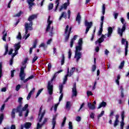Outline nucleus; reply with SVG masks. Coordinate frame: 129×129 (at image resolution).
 <instances>
[{
  "label": "nucleus",
  "instance_id": "nucleus-1",
  "mask_svg": "<svg viewBox=\"0 0 129 129\" xmlns=\"http://www.w3.org/2000/svg\"><path fill=\"white\" fill-rule=\"evenodd\" d=\"M28 107H29V104H26L24 107H23L22 104H19L16 108H13L11 112L12 118H15L16 117V111L19 113V116L21 117L23 116V111H26L28 110Z\"/></svg>",
  "mask_w": 129,
  "mask_h": 129
},
{
  "label": "nucleus",
  "instance_id": "nucleus-2",
  "mask_svg": "<svg viewBox=\"0 0 129 129\" xmlns=\"http://www.w3.org/2000/svg\"><path fill=\"white\" fill-rule=\"evenodd\" d=\"M61 72H63V70H60L55 73L52 77V79L51 80L50 82H48L47 85V90L49 95H52L53 94V85H51V83L53 81L56 79V77L58 76V74H59V73H61Z\"/></svg>",
  "mask_w": 129,
  "mask_h": 129
},
{
  "label": "nucleus",
  "instance_id": "nucleus-3",
  "mask_svg": "<svg viewBox=\"0 0 129 129\" xmlns=\"http://www.w3.org/2000/svg\"><path fill=\"white\" fill-rule=\"evenodd\" d=\"M82 50V45H78L76 47V50L75 52V59H76V62H79V60L81 59L82 57V52L80 51Z\"/></svg>",
  "mask_w": 129,
  "mask_h": 129
},
{
  "label": "nucleus",
  "instance_id": "nucleus-4",
  "mask_svg": "<svg viewBox=\"0 0 129 129\" xmlns=\"http://www.w3.org/2000/svg\"><path fill=\"white\" fill-rule=\"evenodd\" d=\"M25 69H26V66L25 67H21L20 68V72L19 73V77H20V80L23 81L24 83H26L28 81L29 78L25 80V77H26V73H25Z\"/></svg>",
  "mask_w": 129,
  "mask_h": 129
},
{
  "label": "nucleus",
  "instance_id": "nucleus-5",
  "mask_svg": "<svg viewBox=\"0 0 129 129\" xmlns=\"http://www.w3.org/2000/svg\"><path fill=\"white\" fill-rule=\"evenodd\" d=\"M120 21L123 24V26L122 27V29H120L119 28H118V34L120 35V37H122L123 32L125 31L126 23L125 22V20H124V19H123V18H121Z\"/></svg>",
  "mask_w": 129,
  "mask_h": 129
},
{
  "label": "nucleus",
  "instance_id": "nucleus-6",
  "mask_svg": "<svg viewBox=\"0 0 129 129\" xmlns=\"http://www.w3.org/2000/svg\"><path fill=\"white\" fill-rule=\"evenodd\" d=\"M93 25V23H92V22H89L88 21H87V20L85 21V26L87 27L86 29L85 34H87V33L89 32V30L90 29L91 27H92Z\"/></svg>",
  "mask_w": 129,
  "mask_h": 129
},
{
  "label": "nucleus",
  "instance_id": "nucleus-7",
  "mask_svg": "<svg viewBox=\"0 0 129 129\" xmlns=\"http://www.w3.org/2000/svg\"><path fill=\"white\" fill-rule=\"evenodd\" d=\"M103 21H104V16H102L101 18V25L98 33V36L102 35V32L103 31Z\"/></svg>",
  "mask_w": 129,
  "mask_h": 129
},
{
  "label": "nucleus",
  "instance_id": "nucleus-8",
  "mask_svg": "<svg viewBox=\"0 0 129 129\" xmlns=\"http://www.w3.org/2000/svg\"><path fill=\"white\" fill-rule=\"evenodd\" d=\"M5 48V52L4 54V56H6V55H8V53L9 55H12V54H13L14 49L13 48H11L9 51V44H8V43L6 44Z\"/></svg>",
  "mask_w": 129,
  "mask_h": 129
},
{
  "label": "nucleus",
  "instance_id": "nucleus-9",
  "mask_svg": "<svg viewBox=\"0 0 129 129\" xmlns=\"http://www.w3.org/2000/svg\"><path fill=\"white\" fill-rule=\"evenodd\" d=\"M125 39L122 38L121 39V44L122 45H124V43H126L125 47V56L127 55V49H128V41H126Z\"/></svg>",
  "mask_w": 129,
  "mask_h": 129
},
{
  "label": "nucleus",
  "instance_id": "nucleus-10",
  "mask_svg": "<svg viewBox=\"0 0 129 129\" xmlns=\"http://www.w3.org/2000/svg\"><path fill=\"white\" fill-rule=\"evenodd\" d=\"M35 19H37V15L33 14L31 16H30L28 19V21L29 22H30L29 25L31 26V27H32V26H33V20H35Z\"/></svg>",
  "mask_w": 129,
  "mask_h": 129
},
{
  "label": "nucleus",
  "instance_id": "nucleus-11",
  "mask_svg": "<svg viewBox=\"0 0 129 129\" xmlns=\"http://www.w3.org/2000/svg\"><path fill=\"white\" fill-rule=\"evenodd\" d=\"M63 87H64V86H63V84H60L59 85V93L61 94L59 98V102H60V101H61V100H62V99H63V93H62V92H63Z\"/></svg>",
  "mask_w": 129,
  "mask_h": 129
},
{
  "label": "nucleus",
  "instance_id": "nucleus-12",
  "mask_svg": "<svg viewBox=\"0 0 129 129\" xmlns=\"http://www.w3.org/2000/svg\"><path fill=\"white\" fill-rule=\"evenodd\" d=\"M119 118V115H118V114L116 115H115V119L113 123L114 127H116L117 126V125H118V123L119 122V120H118Z\"/></svg>",
  "mask_w": 129,
  "mask_h": 129
},
{
  "label": "nucleus",
  "instance_id": "nucleus-13",
  "mask_svg": "<svg viewBox=\"0 0 129 129\" xmlns=\"http://www.w3.org/2000/svg\"><path fill=\"white\" fill-rule=\"evenodd\" d=\"M73 96H77V89L76 88V83H75L72 88Z\"/></svg>",
  "mask_w": 129,
  "mask_h": 129
},
{
  "label": "nucleus",
  "instance_id": "nucleus-14",
  "mask_svg": "<svg viewBox=\"0 0 129 129\" xmlns=\"http://www.w3.org/2000/svg\"><path fill=\"white\" fill-rule=\"evenodd\" d=\"M25 34L27 35L28 33H29V29H30V30L32 31L33 30V28H32V26L31 25H29V23H26L25 25Z\"/></svg>",
  "mask_w": 129,
  "mask_h": 129
},
{
  "label": "nucleus",
  "instance_id": "nucleus-15",
  "mask_svg": "<svg viewBox=\"0 0 129 129\" xmlns=\"http://www.w3.org/2000/svg\"><path fill=\"white\" fill-rule=\"evenodd\" d=\"M34 2H35V0H27V3L29 5V8L30 9V11L32 10V7H33V6L35 5Z\"/></svg>",
  "mask_w": 129,
  "mask_h": 129
},
{
  "label": "nucleus",
  "instance_id": "nucleus-16",
  "mask_svg": "<svg viewBox=\"0 0 129 129\" xmlns=\"http://www.w3.org/2000/svg\"><path fill=\"white\" fill-rule=\"evenodd\" d=\"M76 21L77 22L79 25H80V23H81V16L80 15V13L79 12L78 13L77 15Z\"/></svg>",
  "mask_w": 129,
  "mask_h": 129
},
{
  "label": "nucleus",
  "instance_id": "nucleus-17",
  "mask_svg": "<svg viewBox=\"0 0 129 129\" xmlns=\"http://www.w3.org/2000/svg\"><path fill=\"white\" fill-rule=\"evenodd\" d=\"M88 107L89 108V109H92V110H94V109L96 108L95 105L92 104L90 102L88 103Z\"/></svg>",
  "mask_w": 129,
  "mask_h": 129
},
{
  "label": "nucleus",
  "instance_id": "nucleus-18",
  "mask_svg": "<svg viewBox=\"0 0 129 129\" xmlns=\"http://www.w3.org/2000/svg\"><path fill=\"white\" fill-rule=\"evenodd\" d=\"M62 18H64L66 20L67 19V14L66 12H63L61 13V16L59 17V20L61 21Z\"/></svg>",
  "mask_w": 129,
  "mask_h": 129
},
{
  "label": "nucleus",
  "instance_id": "nucleus-19",
  "mask_svg": "<svg viewBox=\"0 0 129 129\" xmlns=\"http://www.w3.org/2000/svg\"><path fill=\"white\" fill-rule=\"evenodd\" d=\"M112 32H113V30H112V27H109L108 28V34H107V37L109 38V37H110L111 36V34H112Z\"/></svg>",
  "mask_w": 129,
  "mask_h": 129
},
{
  "label": "nucleus",
  "instance_id": "nucleus-20",
  "mask_svg": "<svg viewBox=\"0 0 129 129\" xmlns=\"http://www.w3.org/2000/svg\"><path fill=\"white\" fill-rule=\"evenodd\" d=\"M68 76H69V68H68V74L66 75L63 79V84H66L67 80H68Z\"/></svg>",
  "mask_w": 129,
  "mask_h": 129
},
{
  "label": "nucleus",
  "instance_id": "nucleus-21",
  "mask_svg": "<svg viewBox=\"0 0 129 129\" xmlns=\"http://www.w3.org/2000/svg\"><path fill=\"white\" fill-rule=\"evenodd\" d=\"M56 118H57L56 117H54V116H53V117L52 118V129H55V127L56 126Z\"/></svg>",
  "mask_w": 129,
  "mask_h": 129
},
{
  "label": "nucleus",
  "instance_id": "nucleus-22",
  "mask_svg": "<svg viewBox=\"0 0 129 129\" xmlns=\"http://www.w3.org/2000/svg\"><path fill=\"white\" fill-rule=\"evenodd\" d=\"M33 91H35V88H33L32 90L30 91V92L29 93L27 97V100H30V99H31V97H32V93H33Z\"/></svg>",
  "mask_w": 129,
  "mask_h": 129
},
{
  "label": "nucleus",
  "instance_id": "nucleus-23",
  "mask_svg": "<svg viewBox=\"0 0 129 129\" xmlns=\"http://www.w3.org/2000/svg\"><path fill=\"white\" fill-rule=\"evenodd\" d=\"M104 39L100 38L97 41H95V44L96 45L97 44L99 43V45L101 46V44H101V43L104 42Z\"/></svg>",
  "mask_w": 129,
  "mask_h": 129
},
{
  "label": "nucleus",
  "instance_id": "nucleus-24",
  "mask_svg": "<svg viewBox=\"0 0 129 129\" xmlns=\"http://www.w3.org/2000/svg\"><path fill=\"white\" fill-rule=\"evenodd\" d=\"M105 106H106V102L102 101L98 107V109L101 108V107H105Z\"/></svg>",
  "mask_w": 129,
  "mask_h": 129
},
{
  "label": "nucleus",
  "instance_id": "nucleus-25",
  "mask_svg": "<svg viewBox=\"0 0 129 129\" xmlns=\"http://www.w3.org/2000/svg\"><path fill=\"white\" fill-rule=\"evenodd\" d=\"M2 34H3V41H5V42L7 41V39H6V37H7V36H8L7 32H6V30L4 29V31L3 32Z\"/></svg>",
  "mask_w": 129,
  "mask_h": 129
},
{
  "label": "nucleus",
  "instance_id": "nucleus-26",
  "mask_svg": "<svg viewBox=\"0 0 129 129\" xmlns=\"http://www.w3.org/2000/svg\"><path fill=\"white\" fill-rule=\"evenodd\" d=\"M31 125H32V123L31 122H26L24 124V127L26 129L30 128V127H31Z\"/></svg>",
  "mask_w": 129,
  "mask_h": 129
},
{
  "label": "nucleus",
  "instance_id": "nucleus-27",
  "mask_svg": "<svg viewBox=\"0 0 129 129\" xmlns=\"http://www.w3.org/2000/svg\"><path fill=\"white\" fill-rule=\"evenodd\" d=\"M71 106H72V105H71V102L67 101L66 105V108H68V109H70V108H71Z\"/></svg>",
  "mask_w": 129,
  "mask_h": 129
},
{
  "label": "nucleus",
  "instance_id": "nucleus-28",
  "mask_svg": "<svg viewBox=\"0 0 129 129\" xmlns=\"http://www.w3.org/2000/svg\"><path fill=\"white\" fill-rule=\"evenodd\" d=\"M28 60L29 58H28V57H26L25 58L24 60L22 62V64L23 65V66H24V67L26 66V68H27V65L26 64H27V62H28Z\"/></svg>",
  "mask_w": 129,
  "mask_h": 129
},
{
  "label": "nucleus",
  "instance_id": "nucleus-29",
  "mask_svg": "<svg viewBox=\"0 0 129 129\" xmlns=\"http://www.w3.org/2000/svg\"><path fill=\"white\" fill-rule=\"evenodd\" d=\"M3 76V63L0 62V79Z\"/></svg>",
  "mask_w": 129,
  "mask_h": 129
},
{
  "label": "nucleus",
  "instance_id": "nucleus-30",
  "mask_svg": "<svg viewBox=\"0 0 129 129\" xmlns=\"http://www.w3.org/2000/svg\"><path fill=\"white\" fill-rule=\"evenodd\" d=\"M21 43L18 42L17 44L15 45V50L16 51H19L20 50V48H21Z\"/></svg>",
  "mask_w": 129,
  "mask_h": 129
},
{
  "label": "nucleus",
  "instance_id": "nucleus-31",
  "mask_svg": "<svg viewBox=\"0 0 129 129\" xmlns=\"http://www.w3.org/2000/svg\"><path fill=\"white\" fill-rule=\"evenodd\" d=\"M75 67L72 68L70 71V75L69 76H72L73 75V73H74V71H75Z\"/></svg>",
  "mask_w": 129,
  "mask_h": 129
},
{
  "label": "nucleus",
  "instance_id": "nucleus-32",
  "mask_svg": "<svg viewBox=\"0 0 129 129\" xmlns=\"http://www.w3.org/2000/svg\"><path fill=\"white\" fill-rule=\"evenodd\" d=\"M64 63H65V56L64 54H62V59L61 60V65H64Z\"/></svg>",
  "mask_w": 129,
  "mask_h": 129
},
{
  "label": "nucleus",
  "instance_id": "nucleus-33",
  "mask_svg": "<svg viewBox=\"0 0 129 129\" xmlns=\"http://www.w3.org/2000/svg\"><path fill=\"white\" fill-rule=\"evenodd\" d=\"M5 116L4 115V113H2L0 115V124L1 123H3V120H4V118Z\"/></svg>",
  "mask_w": 129,
  "mask_h": 129
},
{
  "label": "nucleus",
  "instance_id": "nucleus-34",
  "mask_svg": "<svg viewBox=\"0 0 129 129\" xmlns=\"http://www.w3.org/2000/svg\"><path fill=\"white\" fill-rule=\"evenodd\" d=\"M50 18H51V16H49L47 19V24L48 25L51 26V24H52V23H53V22L50 20Z\"/></svg>",
  "mask_w": 129,
  "mask_h": 129
},
{
  "label": "nucleus",
  "instance_id": "nucleus-35",
  "mask_svg": "<svg viewBox=\"0 0 129 129\" xmlns=\"http://www.w3.org/2000/svg\"><path fill=\"white\" fill-rule=\"evenodd\" d=\"M66 119H67V117H64L63 120L62 121V122L61 123V126L63 127L65 125V123H66Z\"/></svg>",
  "mask_w": 129,
  "mask_h": 129
},
{
  "label": "nucleus",
  "instance_id": "nucleus-36",
  "mask_svg": "<svg viewBox=\"0 0 129 129\" xmlns=\"http://www.w3.org/2000/svg\"><path fill=\"white\" fill-rule=\"evenodd\" d=\"M53 8H54V5L53 4L50 3L48 6V10L49 11H51V10H53Z\"/></svg>",
  "mask_w": 129,
  "mask_h": 129
},
{
  "label": "nucleus",
  "instance_id": "nucleus-37",
  "mask_svg": "<svg viewBox=\"0 0 129 129\" xmlns=\"http://www.w3.org/2000/svg\"><path fill=\"white\" fill-rule=\"evenodd\" d=\"M37 44H38V39H35L34 43L32 48H36L37 47Z\"/></svg>",
  "mask_w": 129,
  "mask_h": 129
},
{
  "label": "nucleus",
  "instance_id": "nucleus-38",
  "mask_svg": "<svg viewBox=\"0 0 129 129\" xmlns=\"http://www.w3.org/2000/svg\"><path fill=\"white\" fill-rule=\"evenodd\" d=\"M124 66V61L121 62L120 66H119V69H122Z\"/></svg>",
  "mask_w": 129,
  "mask_h": 129
},
{
  "label": "nucleus",
  "instance_id": "nucleus-39",
  "mask_svg": "<svg viewBox=\"0 0 129 129\" xmlns=\"http://www.w3.org/2000/svg\"><path fill=\"white\" fill-rule=\"evenodd\" d=\"M44 89H40V90H38L37 94H36V98H37V97H38V96H39L40 95V94H41V92H42V91H43V90Z\"/></svg>",
  "mask_w": 129,
  "mask_h": 129
},
{
  "label": "nucleus",
  "instance_id": "nucleus-40",
  "mask_svg": "<svg viewBox=\"0 0 129 129\" xmlns=\"http://www.w3.org/2000/svg\"><path fill=\"white\" fill-rule=\"evenodd\" d=\"M69 4L68 3H64V4L63 5V8L64 9V10H67V7H68V6H69Z\"/></svg>",
  "mask_w": 129,
  "mask_h": 129
},
{
  "label": "nucleus",
  "instance_id": "nucleus-41",
  "mask_svg": "<svg viewBox=\"0 0 129 129\" xmlns=\"http://www.w3.org/2000/svg\"><path fill=\"white\" fill-rule=\"evenodd\" d=\"M103 114H104V111H102L101 113L99 114L98 116H97V118L98 119H99V118H100V117H101V116H103Z\"/></svg>",
  "mask_w": 129,
  "mask_h": 129
},
{
  "label": "nucleus",
  "instance_id": "nucleus-42",
  "mask_svg": "<svg viewBox=\"0 0 129 129\" xmlns=\"http://www.w3.org/2000/svg\"><path fill=\"white\" fill-rule=\"evenodd\" d=\"M102 14L103 15L105 14V4H103L102 6Z\"/></svg>",
  "mask_w": 129,
  "mask_h": 129
},
{
  "label": "nucleus",
  "instance_id": "nucleus-43",
  "mask_svg": "<svg viewBox=\"0 0 129 129\" xmlns=\"http://www.w3.org/2000/svg\"><path fill=\"white\" fill-rule=\"evenodd\" d=\"M96 70V65L93 64L92 66V72H94Z\"/></svg>",
  "mask_w": 129,
  "mask_h": 129
},
{
  "label": "nucleus",
  "instance_id": "nucleus-44",
  "mask_svg": "<svg viewBox=\"0 0 129 129\" xmlns=\"http://www.w3.org/2000/svg\"><path fill=\"white\" fill-rule=\"evenodd\" d=\"M68 30H69V25H67L64 31L65 35H67V33H68Z\"/></svg>",
  "mask_w": 129,
  "mask_h": 129
},
{
  "label": "nucleus",
  "instance_id": "nucleus-45",
  "mask_svg": "<svg viewBox=\"0 0 129 129\" xmlns=\"http://www.w3.org/2000/svg\"><path fill=\"white\" fill-rule=\"evenodd\" d=\"M59 103H60L58 102V103H57V104H55L54 105V110L55 112H56V111H57V108L58 107V105H59Z\"/></svg>",
  "mask_w": 129,
  "mask_h": 129
},
{
  "label": "nucleus",
  "instance_id": "nucleus-46",
  "mask_svg": "<svg viewBox=\"0 0 129 129\" xmlns=\"http://www.w3.org/2000/svg\"><path fill=\"white\" fill-rule=\"evenodd\" d=\"M83 43L82 38H80L79 40L78 45L80 46H82Z\"/></svg>",
  "mask_w": 129,
  "mask_h": 129
},
{
  "label": "nucleus",
  "instance_id": "nucleus-47",
  "mask_svg": "<svg viewBox=\"0 0 129 129\" xmlns=\"http://www.w3.org/2000/svg\"><path fill=\"white\" fill-rule=\"evenodd\" d=\"M69 129H73V125H72V122L70 121L69 122Z\"/></svg>",
  "mask_w": 129,
  "mask_h": 129
},
{
  "label": "nucleus",
  "instance_id": "nucleus-48",
  "mask_svg": "<svg viewBox=\"0 0 129 129\" xmlns=\"http://www.w3.org/2000/svg\"><path fill=\"white\" fill-rule=\"evenodd\" d=\"M87 96H90L93 95V93H92V92L88 91H87Z\"/></svg>",
  "mask_w": 129,
  "mask_h": 129
},
{
  "label": "nucleus",
  "instance_id": "nucleus-49",
  "mask_svg": "<svg viewBox=\"0 0 129 129\" xmlns=\"http://www.w3.org/2000/svg\"><path fill=\"white\" fill-rule=\"evenodd\" d=\"M37 59H38V56H34L32 61V64L34 63V62H35Z\"/></svg>",
  "mask_w": 129,
  "mask_h": 129
},
{
  "label": "nucleus",
  "instance_id": "nucleus-50",
  "mask_svg": "<svg viewBox=\"0 0 129 129\" xmlns=\"http://www.w3.org/2000/svg\"><path fill=\"white\" fill-rule=\"evenodd\" d=\"M68 55H69V59H71V56H72V52H71V49H69Z\"/></svg>",
  "mask_w": 129,
  "mask_h": 129
},
{
  "label": "nucleus",
  "instance_id": "nucleus-51",
  "mask_svg": "<svg viewBox=\"0 0 129 129\" xmlns=\"http://www.w3.org/2000/svg\"><path fill=\"white\" fill-rule=\"evenodd\" d=\"M51 68H52V64H51V63H49L48 64V72H50V71H51Z\"/></svg>",
  "mask_w": 129,
  "mask_h": 129
},
{
  "label": "nucleus",
  "instance_id": "nucleus-52",
  "mask_svg": "<svg viewBox=\"0 0 129 129\" xmlns=\"http://www.w3.org/2000/svg\"><path fill=\"white\" fill-rule=\"evenodd\" d=\"M23 100V98L19 97L18 99V102L19 103V104H21V105L23 104V103L22 102V101Z\"/></svg>",
  "mask_w": 129,
  "mask_h": 129
},
{
  "label": "nucleus",
  "instance_id": "nucleus-53",
  "mask_svg": "<svg viewBox=\"0 0 129 129\" xmlns=\"http://www.w3.org/2000/svg\"><path fill=\"white\" fill-rule=\"evenodd\" d=\"M70 37V34H68L66 35V37H65V40L67 42V41H68L69 40V38Z\"/></svg>",
  "mask_w": 129,
  "mask_h": 129
},
{
  "label": "nucleus",
  "instance_id": "nucleus-54",
  "mask_svg": "<svg viewBox=\"0 0 129 129\" xmlns=\"http://www.w3.org/2000/svg\"><path fill=\"white\" fill-rule=\"evenodd\" d=\"M48 121V119L47 118H45L43 122L42 123V125H44L46 122H47Z\"/></svg>",
  "mask_w": 129,
  "mask_h": 129
},
{
  "label": "nucleus",
  "instance_id": "nucleus-55",
  "mask_svg": "<svg viewBox=\"0 0 129 129\" xmlns=\"http://www.w3.org/2000/svg\"><path fill=\"white\" fill-rule=\"evenodd\" d=\"M96 84H97V81H95L94 83V85L93 86V88H92L93 90H94L95 89V88H96Z\"/></svg>",
  "mask_w": 129,
  "mask_h": 129
},
{
  "label": "nucleus",
  "instance_id": "nucleus-56",
  "mask_svg": "<svg viewBox=\"0 0 129 129\" xmlns=\"http://www.w3.org/2000/svg\"><path fill=\"white\" fill-rule=\"evenodd\" d=\"M20 88H21V85H18L17 86H16V91H19Z\"/></svg>",
  "mask_w": 129,
  "mask_h": 129
},
{
  "label": "nucleus",
  "instance_id": "nucleus-57",
  "mask_svg": "<svg viewBox=\"0 0 129 129\" xmlns=\"http://www.w3.org/2000/svg\"><path fill=\"white\" fill-rule=\"evenodd\" d=\"M17 39H19V40H22V34H21V32L19 33L17 36Z\"/></svg>",
  "mask_w": 129,
  "mask_h": 129
},
{
  "label": "nucleus",
  "instance_id": "nucleus-58",
  "mask_svg": "<svg viewBox=\"0 0 129 129\" xmlns=\"http://www.w3.org/2000/svg\"><path fill=\"white\" fill-rule=\"evenodd\" d=\"M50 29H51V25H48L46 27V32H49L50 31Z\"/></svg>",
  "mask_w": 129,
  "mask_h": 129
},
{
  "label": "nucleus",
  "instance_id": "nucleus-59",
  "mask_svg": "<svg viewBox=\"0 0 129 129\" xmlns=\"http://www.w3.org/2000/svg\"><path fill=\"white\" fill-rule=\"evenodd\" d=\"M43 125H42V123L41 124H40V123H38L37 125V129L41 128Z\"/></svg>",
  "mask_w": 129,
  "mask_h": 129
},
{
  "label": "nucleus",
  "instance_id": "nucleus-60",
  "mask_svg": "<svg viewBox=\"0 0 129 129\" xmlns=\"http://www.w3.org/2000/svg\"><path fill=\"white\" fill-rule=\"evenodd\" d=\"M90 116L91 118H92V119H94V113L91 112L90 114Z\"/></svg>",
  "mask_w": 129,
  "mask_h": 129
},
{
  "label": "nucleus",
  "instance_id": "nucleus-61",
  "mask_svg": "<svg viewBox=\"0 0 129 129\" xmlns=\"http://www.w3.org/2000/svg\"><path fill=\"white\" fill-rule=\"evenodd\" d=\"M15 71H16V70H13L11 71V77H14V76H15L14 73Z\"/></svg>",
  "mask_w": 129,
  "mask_h": 129
},
{
  "label": "nucleus",
  "instance_id": "nucleus-62",
  "mask_svg": "<svg viewBox=\"0 0 129 129\" xmlns=\"http://www.w3.org/2000/svg\"><path fill=\"white\" fill-rule=\"evenodd\" d=\"M21 15H22V11H20L18 13L16 14L15 17H21Z\"/></svg>",
  "mask_w": 129,
  "mask_h": 129
},
{
  "label": "nucleus",
  "instance_id": "nucleus-63",
  "mask_svg": "<svg viewBox=\"0 0 129 129\" xmlns=\"http://www.w3.org/2000/svg\"><path fill=\"white\" fill-rule=\"evenodd\" d=\"M124 126V122H120V129H123V126Z\"/></svg>",
  "mask_w": 129,
  "mask_h": 129
},
{
  "label": "nucleus",
  "instance_id": "nucleus-64",
  "mask_svg": "<svg viewBox=\"0 0 129 129\" xmlns=\"http://www.w3.org/2000/svg\"><path fill=\"white\" fill-rule=\"evenodd\" d=\"M11 129H16V125L12 124L11 126Z\"/></svg>",
  "mask_w": 129,
  "mask_h": 129
}]
</instances>
